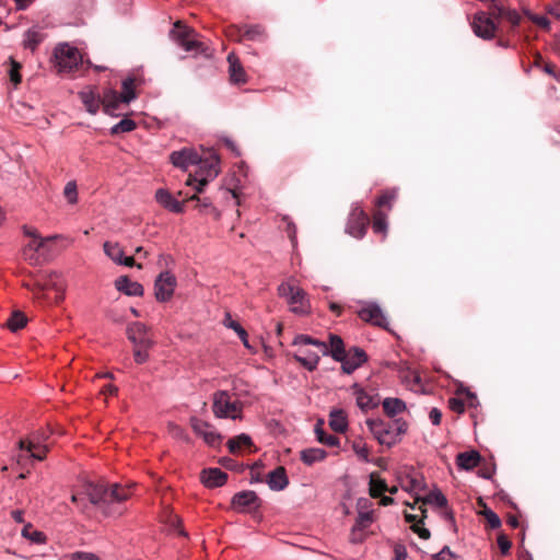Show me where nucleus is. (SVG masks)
Here are the masks:
<instances>
[{
  "mask_svg": "<svg viewBox=\"0 0 560 560\" xmlns=\"http://www.w3.org/2000/svg\"><path fill=\"white\" fill-rule=\"evenodd\" d=\"M131 495L129 488L114 483L110 488L101 485L86 483L82 492H75L71 497V501L81 509L85 508V499L94 505L105 504L104 513L107 515L121 514L120 510H112L110 505L121 503Z\"/></svg>",
  "mask_w": 560,
  "mask_h": 560,
  "instance_id": "obj_1",
  "label": "nucleus"
},
{
  "mask_svg": "<svg viewBox=\"0 0 560 560\" xmlns=\"http://www.w3.org/2000/svg\"><path fill=\"white\" fill-rule=\"evenodd\" d=\"M292 346L295 348L293 358L308 371H314L320 357L329 353V347L325 341L314 339L307 335L295 336Z\"/></svg>",
  "mask_w": 560,
  "mask_h": 560,
  "instance_id": "obj_2",
  "label": "nucleus"
},
{
  "mask_svg": "<svg viewBox=\"0 0 560 560\" xmlns=\"http://www.w3.org/2000/svg\"><path fill=\"white\" fill-rule=\"evenodd\" d=\"M212 412L218 419L242 420L244 404L238 394L225 389L217 390L212 395Z\"/></svg>",
  "mask_w": 560,
  "mask_h": 560,
  "instance_id": "obj_3",
  "label": "nucleus"
},
{
  "mask_svg": "<svg viewBox=\"0 0 560 560\" xmlns=\"http://www.w3.org/2000/svg\"><path fill=\"white\" fill-rule=\"evenodd\" d=\"M278 293L281 298L285 299L291 312L299 315L310 312L311 305L306 292L298 284L294 278L282 282L278 287Z\"/></svg>",
  "mask_w": 560,
  "mask_h": 560,
  "instance_id": "obj_4",
  "label": "nucleus"
},
{
  "mask_svg": "<svg viewBox=\"0 0 560 560\" xmlns=\"http://www.w3.org/2000/svg\"><path fill=\"white\" fill-rule=\"evenodd\" d=\"M366 425L374 438L383 445L388 447L395 445L401 434L407 431V423L405 421L396 420L393 425L384 423L382 420L366 421Z\"/></svg>",
  "mask_w": 560,
  "mask_h": 560,
  "instance_id": "obj_5",
  "label": "nucleus"
},
{
  "mask_svg": "<svg viewBox=\"0 0 560 560\" xmlns=\"http://www.w3.org/2000/svg\"><path fill=\"white\" fill-rule=\"evenodd\" d=\"M171 36L185 51L194 52L196 55H210L208 54V47L198 39V34L192 28L182 25L180 22H176L174 24V28L171 31Z\"/></svg>",
  "mask_w": 560,
  "mask_h": 560,
  "instance_id": "obj_6",
  "label": "nucleus"
},
{
  "mask_svg": "<svg viewBox=\"0 0 560 560\" xmlns=\"http://www.w3.org/2000/svg\"><path fill=\"white\" fill-rule=\"evenodd\" d=\"M219 164L220 161L217 156L206 160L200 159V162L197 164L198 171L194 176L189 175L186 185L192 186L197 192H202L208 183L219 175Z\"/></svg>",
  "mask_w": 560,
  "mask_h": 560,
  "instance_id": "obj_7",
  "label": "nucleus"
},
{
  "mask_svg": "<svg viewBox=\"0 0 560 560\" xmlns=\"http://www.w3.org/2000/svg\"><path fill=\"white\" fill-rule=\"evenodd\" d=\"M56 67L59 72L70 73L82 62L80 51L67 43L59 44L54 50Z\"/></svg>",
  "mask_w": 560,
  "mask_h": 560,
  "instance_id": "obj_8",
  "label": "nucleus"
},
{
  "mask_svg": "<svg viewBox=\"0 0 560 560\" xmlns=\"http://www.w3.org/2000/svg\"><path fill=\"white\" fill-rule=\"evenodd\" d=\"M470 26L474 34L485 40L494 38L498 30L493 19L483 11H478L474 14Z\"/></svg>",
  "mask_w": 560,
  "mask_h": 560,
  "instance_id": "obj_9",
  "label": "nucleus"
},
{
  "mask_svg": "<svg viewBox=\"0 0 560 560\" xmlns=\"http://www.w3.org/2000/svg\"><path fill=\"white\" fill-rule=\"evenodd\" d=\"M177 287V279L171 271H162L154 281V296L156 301L168 302Z\"/></svg>",
  "mask_w": 560,
  "mask_h": 560,
  "instance_id": "obj_10",
  "label": "nucleus"
},
{
  "mask_svg": "<svg viewBox=\"0 0 560 560\" xmlns=\"http://www.w3.org/2000/svg\"><path fill=\"white\" fill-rule=\"evenodd\" d=\"M359 317L372 325L387 328L388 322L381 306L374 302L362 303L361 308L358 311Z\"/></svg>",
  "mask_w": 560,
  "mask_h": 560,
  "instance_id": "obj_11",
  "label": "nucleus"
},
{
  "mask_svg": "<svg viewBox=\"0 0 560 560\" xmlns=\"http://www.w3.org/2000/svg\"><path fill=\"white\" fill-rule=\"evenodd\" d=\"M369 224V218L363 209L359 206H354L349 215L346 231L353 237L361 238L366 232Z\"/></svg>",
  "mask_w": 560,
  "mask_h": 560,
  "instance_id": "obj_12",
  "label": "nucleus"
},
{
  "mask_svg": "<svg viewBox=\"0 0 560 560\" xmlns=\"http://www.w3.org/2000/svg\"><path fill=\"white\" fill-rule=\"evenodd\" d=\"M231 505L236 512H249L259 508V498L252 490L240 491L233 495Z\"/></svg>",
  "mask_w": 560,
  "mask_h": 560,
  "instance_id": "obj_13",
  "label": "nucleus"
},
{
  "mask_svg": "<svg viewBox=\"0 0 560 560\" xmlns=\"http://www.w3.org/2000/svg\"><path fill=\"white\" fill-rule=\"evenodd\" d=\"M39 290L44 292H55V302L58 303L63 300L66 292V280L61 273L50 272L43 283L38 284Z\"/></svg>",
  "mask_w": 560,
  "mask_h": 560,
  "instance_id": "obj_14",
  "label": "nucleus"
},
{
  "mask_svg": "<svg viewBox=\"0 0 560 560\" xmlns=\"http://www.w3.org/2000/svg\"><path fill=\"white\" fill-rule=\"evenodd\" d=\"M190 422L194 432L202 438L208 445L217 446L221 443L222 436L210 423L198 418H191Z\"/></svg>",
  "mask_w": 560,
  "mask_h": 560,
  "instance_id": "obj_15",
  "label": "nucleus"
},
{
  "mask_svg": "<svg viewBox=\"0 0 560 560\" xmlns=\"http://www.w3.org/2000/svg\"><path fill=\"white\" fill-rule=\"evenodd\" d=\"M170 160L174 166L187 170L191 165H197L200 162V156L194 148H184L172 152Z\"/></svg>",
  "mask_w": 560,
  "mask_h": 560,
  "instance_id": "obj_16",
  "label": "nucleus"
},
{
  "mask_svg": "<svg viewBox=\"0 0 560 560\" xmlns=\"http://www.w3.org/2000/svg\"><path fill=\"white\" fill-rule=\"evenodd\" d=\"M341 358L338 362L341 363V369L347 374L354 372L368 360L366 353L360 348L350 349Z\"/></svg>",
  "mask_w": 560,
  "mask_h": 560,
  "instance_id": "obj_17",
  "label": "nucleus"
},
{
  "mask_svg": "<svg viewBox=\"0 0 560 560\" xmlns=\"http://www.w3.org/2000/svg\"><path fill=\"white\" fill-rule=\"evenodd\" d=\"M44 436L33 435L27 442L21 440L19 442L20 451H26L34 459L43 460L48 452V446L43 444Z\"/></svg>",
  "mask_w": 560,
  "mask_h": 560,
  "instance_id": "obj_18",
  "label": "nucleus"
},
{
  "mask_svg": "<svg viewBox=\"0 0 560 560\" xmlns=\"http://www.w3.org/2000/svg\"><path fill=\"white\" fill-rule=\"evenodd\" d=\"M105 255L116 265L133 267L135 259L131 256H125L122 247L117 242H105L103 245Z\"/></svg>",
  "mask_w": 560,
  "mask_h": 560,
  "instance_id": "obj_19",
  "label": "nucleus"
},
{
  "mask_svg": "<svg viewBox=\"0 0 560 560\" xmlns=\"http://www.w3.org/2000/svg\"><path fill=\"white\" fill-rule=\"evenodd\" d=\"M127 334L133 346H141L144 348H151L153 346V340L148 335V328L142 323L137 322L131 324L128 327Z\"/></svg>",
  "mask_w": 560,
  "mask_h": 560,
  "instance_id": "obj_20",
  "label": "nucleus"
},
{
  "mask_svg": "<svg viewBox=\"0 0 560 560\" xmlns=\"http://www.w3.org/2000/svg\"><path fill=\"white\" fill-rule=\"evenodd\" d=\"M155 200L160 206L171 212H184V201H178L167 189L159 188L155 191Z\"/></svg>",
  "mask_w": 560,
  "mask_h": 560,
  "instance_id": "obj_21",
  "label": "nucleus"
},
{
  "mask_svg": "<svg viewBox=\"0 0 560 560\" xmlns=\"http://www.w3.org/2000/svg\"><path fill=\"white\" fill-rule=\"evenodd\" d=\"M115 288L117 291L124 293L128 296H142L143 295V287L141 283L137 281H132L127 276H120L115 280Z\"/></svg>",
  "mask_w": 560,
  "mask_h": 560,
  "instance_id": "obj_22",
  "label": "nucleus"
},
{
  "mask_svg": "<svg viewBox=\"0 0 560 560\" xmlns=\"http://www.w3.org/2000/svg\"><path fill=\"white\" fill-rule=\"evenodd\" d=\"M267 485L273 491H281L289 485V479L284 467L279 466L271 470L267 476Z\"/></svg>",
  "mask_w": 560,
  "mask_h": 560,
  "instance_id": "obj_23",
  "label": "nucleus"
},
{
  "mask_svg": "<svg viewBox=\"0 0 560 560\" xmlns=\"http://www.w3.org/2000/svg\"><path fill=\"white\" fill-rule=\"evenodd\" d=\"M228 475L220 468H209L201 472V481L208 488L221 487L225 483Z\"/></svg>",
  "mask_w": 560,
  "mask_h": 560,
  "instance_id": "obj_24",
  "label": "nucleus"
},
{
  "mask_svg": "<svg viewBox=\"0 0 560 560\" xmlns=\"http://www.w3.org/2000/svg\"><path fill=\"white\" fill-rule=\"evenodd\" d=\"M45 39L43 28L35 25L30 27L23 35V46L34 51L38 45Z\"/></svg>",
  "mask_w": 560,
  "mask_h": 560,
  "instance_id": "obj_25",
  "label": "nucleus"
},
{
  "mask_svg": "<svg viewBox=\"0 0 560 560\" xmlns=\"http://www.w3.org/2000/svg\"><path fill=\"white\" fill-rule=\"evenodd\" d=\"M230 79L233 83L243 84L246 82V73L234 54L228 56Z\"/></svg>",
  "mask_w": 560,
  "mask_h": 560,
  "instance_id": "obj_26",
  "label": "nucleus"
},
{
  "mask_svg": "<svg viewBox=\"0 0 560 560\" xmlns=\"http://www.w3.org/2000/svg\"><path fill=\"white\" fill-rule=\"evenodd\" d=\"M329 427L337 433H343L348 429V416L342 409H332L329 412Z\"/></svg>",
  "mask_w": 560,
  "mask_h": 560,
  "instance_id": "obj_27",
  "label": "nucleus"
},
{
  "mask_svg": "<svg viewBox=\"0 0 560 560\" xmlns=\"http://www.w3.org/2000/svg\"><path fill=\"white\" fill-rule=\"evenodd\" d=\"M120 103L122 102L117 91L109 89L104 92L102 97V105L106 114L115 115V112L118 109Z\"/></svg>",
  "mask_w": 560,
  "mask_h": 560,
  "instance_id": "obj_28",
  "label": "nucleus"
},
{
  "mask_svg": "<svg viewBox=\"0 0 560 560\" xmlns=\"http://www.w3.org/2000/svg\"><path fill=\"white\" fill-rule=\"evenodd\" d=\"M480 458L477 451L463 452L457 455L456 463L459 468L470 470L479 464Z\"/></svg>",
  "mask_w": 560,
  "mask_h": 560,
  "instance_id": "obj_29",
  "label": "nucleus"
},
{
  "mask_svg": "<svg viewBox=\"0 0 560 560\" xmlns=\"http://www.w3.org/2000/svg\"><path fill=\"white\" fill-rule=\"evenodd\" d=\"M327 453L322 450V448H317V447H312V448H306V450H303L301 452V460L307 465V466H311L315 463H318V462H322L325 459Z\"/></svg>",
  "mask_w": 560,
  "mask_h": 560,
  "instance_id": "obj_30",
  "label": "nucleus"
},
{
  "mask_svg": "<svg viewBox=\"0 0 560 560\" xmlns=\"http://www.w3.org/2000/svg\"><path fill=\"white\" fill-rule=\"evenodd\" d=\"M353 394L355 396L358 407L362 410L371 409L377 405L373 396H371L357 385L353 386Z\"/></svg>",
  "mask_w": 560,
  "mask_h": 560,
  "instance_id": "obj_31",
  "label": "nucleus"
},
{
  "mask_svg": "<svg viewBox=\"0 0 560 560\" xmlns=\"http://www.w3.org/2000/svg\"><path fill=\"white\" fill-rule=\"evenodd\" d=\"M223 324L226 328H230V329L234 330L235 334H237V336L242 340L244 347H246L247 349H252V347L248 342V335H247L246 330L240 325V323L234 320L229 313L225 314Z\"/></svg>",
  "mask_w": 560,
  "mask_h": 560,
  "instance_id": "obj_32",
  "label": "nucleus"
},
{
  "mask_svg": "<svg viewBox=\"0 0 560 560\" xmlns=\"http://www.w3.org/2000/svg\"><path fill=\"white\" fill-rule=\"evenodd\" d=\"M80 98L90 114L97 113L102 101L92 90L80 92Z\"/></svg>",
  "mask_w": 560,
  "mask_h": 560,
  "instance_id": "obj_33",
  "label": "nucleus"
},
{
  "mask_svg": "<svg viewBox=\"0 0 560 560\" xmlns=\"http://www.w3.org/2000/svg\"><path fill=\"white\" fill-rule=\"evenodd\" d=\"M383 409L388 417H395L406 410V404L399 398H385Z\"/></svg>",
  "mask_w": 560,
  "mask_h": 560,
  "instance_id": "obj_34",
  "label": "nucleus"
},
{
  "mask_svg": "<svg viewBox=\"0 0 560 560\" xmlns=\"http://www.w3.org/2000/svg\"><path fill=\"white\" fill-rule=\"evenodd\" d=\"M370 495L373 498L381 497L385 491H387V485L384 479H382L378 474L372 472L370 475Z\"/></svg>",
  "mask_w": 560,
  "mask_h": 560,
  "instance_id": "obj_35",
  "label": "nucleus"
},
{
  "mask_svg": "<svg viewBox=\"0 0 560 560\" xmlns=\"http://www.w3.org/2000/svg\"><path fill=\"white\" fill-rule=\"evenodd\" d=\"M329 353L328 355H331L335 361L341 360L342 354H345L347 351L345 350V345L342 339L337 335H330L329 336Z\"/></svg>",
  "mask_w": 560,
  "mask_h": 560,
  "instance_id": "obj_36",
  "label": "nucleus"
},
{
  "mask_svg": "<svg viewBox=\"0 0 560 560\" xmlns=\"http://www.w3.org/2000/svg\"><path fill=\"white\" fill-rule=\"evenodd\" d=\"M22 536L34 544H45L46 536L43 532L34 529L32 524H26L22 529Z\"/></svg>",
  "mask_w": 560,
  "mask_h": 560,
  "instance_id": "obj_37",
  "label": "nucleus"
},
{
  "mask_svg": "<svg viewBox=\"0 0 560 560\" xmlns=\"http://www.w3.org/2000/svg\"><path fill=\"white\" fill-rule=\"evenodd\" d=\"M26 323H27L26 316L22 312L15 311L8 318L7 327L11 331L15 332V331L22 329L26 325Z\"/></svg>",
  "mask_w": 560,
  "mask_h": 560,
  "instance_id": "obj_38",
  "label": "nucleus"
},
{
  "mask_svg": "<svg viewBox=\"0 0 560 560\" xmlns=\"http://www.w3.org/2000/svg\"><path fill=\"white\" fill-rule=\"evenodd\" d=\"M417 515L406 513L405 518L408 523H412L411 528L415 533L418 534V536L422 539H428L430 537L429 529L424 528L422 526V517L417 521Z\"/></svg>",
  "mask_w": 560,
  "mask_h": 560,
  "instance_id": "obj_39",
  "label": "nucleus"
},
{
  "mask_svg": "<svg viewBox=\"0 0 560 560\" xmlns=\"http://www.w3.org/2000/svg\"><path fill=\"white\" fill-rule=\"evenodd\" d=\"M252 445V439L249 435L245 434V433H242L240 435H237L236 438L234 439H231L229 442H228V446H229V450L230 452L232 453H236L238 452L242 447L244 446H250Z\"/></svg>",
  "mask_w": 560,
  "mask_h": 560,
  "instance_id": "obj_40",
  "label": "nucleus"
},
{
  "mask_svg": "<svg viewBox=\"0 0 560 560\" xmlns=\"http://www.w3.org/2000/svg\"><path fill=\"white\" fill-rule=\"evenodd\" d=\"M420 501L422 504H431L438 508H443L447 503L445 495L441 491L430 492L423 499H420Z\"/></svg>",
  "mask_w": 560,
  "mask_h": 560,
  "instance_id": "obj_41",
  "label": "nucleus"
},
{
  "mask_svg": "<svg viewBox=\"0 0 560 560\" xmlns=\"http://www.w3.org/2000/svg\"><path fill=\"white\" fill-rule=\"evenodd\" d=\"M372 229L375 233H381L383 235L387 232V215L383 211H376L373 218Z\"/></svg>",
  "mask_w": 560,
  "mask_h": 560,
  "instance_id": "obj_42",
  "label": "nucleus"
},
{
  "mask_svg": "<svg viewBox=\"0 0 560 560\" xmlns=\"http://www.w3.org/2000/svg\"><path fill=\"white\" fill-rule=\"evenodd\" d=\"M119 95L124 104H129L132 100L136 98L132 79H126L122 81V92L119 93Z\"/></svg>",
  "mask_w": 560,
  "mask_h": 560,
  "instance_id": "obj_43",
  "label": "nucleus"
},
{
  "mask_svg": "<svg viewBox=\"0 0 560 560\" xmlns=\"http://www.w3.org/2000/svg\"><path fill=\"white\" fill-rule=\"evenodd\" d=\"M30 235H32L34 237V241L31 242L27 247L24 249V256L26 259L33 261L35 258H34V253L37 252L40 247L44 246V243L46 240L44 238H38L34 233H30Z\"/></svg>",
  "mask_w": 560,
  "mask_h": 560,
  "instance_id": "obj_44",
  "label": "nucleus"
},
{
  "mask_svg": "<svg viewBox=\"0 0 560 560\" xmlns=\"http://www.w3.org/2000/svg\"><path fill=\"white\" fill-rule=\"evenodd\" d=\"M136 128V122L132 119L124 118L110 129L113 135L130 132Z\"/></svg>",
  "mask_w": 560,
  "mask_h": 560,
  "instance_id": "obj_45",
  "label": "nucleus"
},
{
  "mask_svg": "<svg viewBox=\"0 0 560 560\" xmlns=\"http://www.w3.org/2000/svg\"><path fill=\"white\" fill-rule=\"evenodd\" d=\"M352 450L355 453V455L363 462L368 463L370 460L369 458V447L365 442L362 440H355L352 443Z\"/></svg>",
  "mask_w": 560,
  "mask_h": 560,
  "instance_id": "obj_46",
  "label": "nucleus"
},
{
  "mask_svg": "<svg viewBox=\"0 0 560 560\" xmlns=\"http://www.w3.org/2000/svg\"><path fill=\"white\" fill-rule=\"evenodd\" d=\"M63 196L70 205H75L78 202V186L75 180H70L66 184Z\"/></svg>",
  "mask_w": 560,
  "mask_h": 560,
  "instance_id": "obj_47",
  "label": "nucleus"
},
{
  "mask_svg": "<svg viewBox=\"0 0 560 560\" xmlns=\"http://www.w3.org/2000/svg\"><path fill=\"white\" fill-rule=\"evenodd\" d=\"M315 433L317 436V440L328 446H338L339 445V439L331 434H326L323 429L319 427H316Z\"/></svg>",
  "mask_w": 560,
  "mask_h": 560,
  "instance_id": "obj_48",
  "label": "nucleus"
},
{
  "mask_svg": "<svg viewBox=\"0 0 560 560\" xmlns=\"http://www.w3.org/2000/svg\"><path fill=\"white\" fill-rule=\"evenodd\" d=\"M373 523V515L371 512H360L353 527L365 532V529Z\"/></svg>",
  "mask_w": 560,
  "mask_h": 560,
  "instance_id": "obj_49",
  "label": "nucleus"
},
{
  "mask_svg": "<svg viewBox=\"0 0 560 560\" xmlns=\"http://www.w3.org/2000/svg\"><path fill=\"white\" fill-rule=\"evenodd\" d=\"M397 191L395 189L393 190H386L384 194L380 196V198L376 201V205L378 207H388L392 208V202L396 199Z\"/></svg>",
  "mask_w": 560,
  "mask_h": 560,
  "instance_id": "obj_50",
  "label": "nucleus"
},
{
  "mask_svg": "<svg viewBox=\"0 0 560 560\" xmlns=\"http://www.w3.org/2000/svg\"><path fill=\"white\" fill-rule=\"evenodd\" d=\"M422 483L421 480L418 477H412L409 480V485H404L402 488L411 493L416 494V502L420 501V498L418 497L419 490H421Z\"/></svg>",
  "mask_w": 560,
  "mask_h": 560,
  "instance_id": "obj_51",
  "label": "nucleus"
},
{
  "mask_svg": "<svg viewBox=\"0 0 560 560\" xmlns=\"http://www.w3.org/2000/svg\"><path fill=\"white\" fill-rule=\"evenodd\" d=\"M149 349L141 346H135L133 357L138 364H142L149 359Z\"/></svg>",
  "mask_w": 560,
  "mask_h": 560,
  "instance_id": "obj_52",
  "label": "nucleus"
},
{
  "mask_svg": "<svg viewBox=\"0 0 560 560\" xmlns=\"http://www.w3.org/2000/svg\"><path fill=\"white\" fill-rule=\"evenodd\" d=\"M264 28L259 25L248 26L245 31V36L253 40H258L264 37Z\"/></svg>",
  "mask_w": 560,
  "mask_h": 560,
  "instance_id": "obj_53",
  "label": "nucleus"
},
{
  "mask_svg": "<svg viewBox=\"0 0 560 560\" xmlns=\"http://www.w3.org/2000/svg\"><path fill=\"white\" fill-rule=\"evenodd\" d=\"M486 520L491 528H498L501 525L500 517L491 510L485 512Z\"/></svg>",
  "mask_w": 560,
  "mask_h": 560,
  "instance_id": "obj_54",
  "label": "nucleus"
},
{
  "mask_svg": "<svg viewBox=\"0 0 560 560\" xmlns=\"http://www.w3.org/2000/svg\"><path fill=\"white\" fill-rule=\"evenodd\" d=\"M490 1L492 3L491 8L493 9L492 15L497 19L504 18L506 15V12L509 9H505L503 5L499 4L497 2V0H490Z\"/></svg>",
  "mask_w": 560,
  "mask_h": 560,
  "instance_id": "obj_55",
  "label": "nucleus"
},
{
  "mask_svg": "<svg viewBox=\"0 0 560 560\" xmlns=\"http://www.w3.org/2000/svg\"><path fill=\"white\" fill-rule=\"evenodd\" d=\"M20 65L12 60V67L10 69V80L16 85L21 82V75L19 73Z\"/></svg>",
  "mask_w": 560,
  "mask_h": 560,
  "instance_id": "obj_56",
  "label": "nucleus"
},
{
  "mask_svg": "<svg viewBox=\"0 0 560 560\" xmlns=\"http://www.w3.org/2000/svg\"><path fill=\"white\" fill-rule=\"evenodd\" d=\"M197 191L196 194H194L192 196H190L188 199L189 200H196L198 202L197 207L199 209H208V208H212V202L209 198H203V199H200L198 196H197Z\"/></svg>",
  "mask_w": 560,
  "mask_h": 560,
  "instance_id": "obj_57",
  "label": "nucleus"
},
{
  "mask_svg": "<svg viewBox=\"0 0 560 560\" xmlns=\"http://www.w3.org/2000/svg\"><path fill=\"white\" fill-rule=\"evenodd\" d=\"M448 406H450V408H451L454 412H457V413H462V412H464V410H465L464 402H463L460 399L455 398V397H453V398H451V399L448 400Z\"/></svg>",
  "mask_w": 560,
  "mask_h": 560,
  "instance_id": "obj_58",
  "label": "nucleus"
},
{
  "mask_svg": "<svg viewBox=\"0 0 560 560\" xmlns=\"http://www.w3.org/2000/svg\"><path fill=\"white\" fill-rule=\"evenodd\" d=\"M165 522L170 525V527L175 529V528H178L180 526L182 518L178 515H176V514H174L172 512H168L167 515H166Z\"/></svg>",
  "mask_w": 560,
  "mask_h": 560,
  "instance_id": "obj_59",
  "label": "nucleus"
},
{
  "mask_svg": "<svg viewBox=\"0 0 560 560\" xmlns=\"http://www.w3.org/2000/svg\"><path fill=\"white\" fill-rule=\"evenodd\" d=\"M365 538V534L363 530L352 527L350 534V541L353 544L362 542Z\"/></svg>",
  "mask_w": 560,
  "mask_h": 560,
  "instance_id": "obj_60",
  "label": "nucleus"
},
{
  "mask_svg": "<svg viewBox=\"0 0 560 560\" xmlns=\"http://www.w3.org/2000/svg\"><path fill=\"white\" fill-rule=\"evenodd\" d=\"M498 546L503 555L508 553L511 549V541L508 539L506 536L500 535L498 537Z\"/></svg>",
  "mask_w": 560,
  "mask_h": 560,
  "instance_id": "obj_61",
  "label": "nucleus"
},
{
  "mask_svg": "<svg viewBox=\"0 0 560 560\" xmlns=\"http://www.w3.org/2000/svg\"><path fill=\"white\" fill-rule=\"evenodd\" d=\"M70 560H101L97 556L91 552H74Z\"/></svg>",
  "mask_w": 560,
  "mask_h": 560,
  "instance_id": "obj_62",
  "label": "nucleus"
},
{
  "mask_svg": "<svg viewBox=\"0 0 560 560\" xmlns=\"http://www.w3.org/2000/svg\"><path fill=\"white\" fill-rule=\"evenodd\" d=\"M429 419L432 424L439 425L441 423V419H442V412L440 411V409H438L435 407L432 408L429 412Z\"/></svg>",
  "mask_w": 560,
  "mask_h": 560,
  "instance_id": "obj_63",
  "label": "nucleus"
},
{
  "mask_svg": "<svg viewBox=\"0 0 560 560\" xmlns=\"http://www.w3.org/2000/svg\"><path fill=\"white\" fill-rule=\"evenodd\" d=\"M433 560H453V555L448 547H444L440 552L434 555Z\"/></svg>",
  "mask_w": 560,
  "mask_h": 560,
  "instance_id": "obj_64",
  "label": "nucleus"
}]
</instances>
